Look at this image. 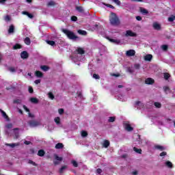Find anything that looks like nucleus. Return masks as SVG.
<instances>
[{
  "mask_svg": "<svg viewBox=\"0 0 175 175\" xmlns=\"http://www.w3.org/2000/svg\"><path fill=\"white\" fill-rule=\"evenodd\" d=\"M29 124L30 126L33 128L35 126H39V125H40V122H39L36 120H31V121L29 122Z\"/></svg>",
  "mask_w": 175,
  "mask_h": 175,
  "instance_id": "nucleus-7",
  "label": "nucleus"
},
{
  "mask_svg": "<svg viewBox=\"0 0 175 175\" xmlns=\"http://www.w3.org/2000/svg\"><path fill=\"white\" fill-rule=\"evenodd\" d=\"M35 76L38 77V79H42L43 77V73L39 70L35 72Z\"/></svg>",
  "mask_w": 175,
  "mask_h": 175,
  "instance_id": "nucleus-12",
  "label": "nucleus"
},
{
  "mask_svg": "<svg viewBox=\"0 0 175 175\" xmlns=\"http://www.w3.org/2000/svg\"><path fill=\"white\" fill-rule=\"evenodd\" d=\"M109 21L111 25H115V27L120 25V19H118V16L113 12L111 13L109 16Z\"/></svg>",
  "mask_w": 175,
  "mask_h": 175,
  "instance_id": "nucleus-1",
  "label": "nucleus"
},
{
  "mask_svg": "<svg viewBox=\"0 0 175 175\" xmlns=\"http://www.w3.org/2000/svg\"><path fill=\"white\" fill-rule=\"evenodd\" d=\"M93 79H95L96 80H98L99 79V75L96 74L93 75Z\"/></svg>",
  "mask_w": 175,
  "mask_h": 175,
  "instance_id": "nucleus-50",
  "label": "nucleus"
},
{
  "mask_svg": "<svg viewBox=\"0 0 175 175\" xmlns=\"http://www.w3.org/2000/svg\"><path fill=\"white\" fill-rule=\"evenodd\" d=\"M28 163H29V165H33V166H38V164H36V163L33 162L32 160H29Z\"/></svg>",
  "mask_w": 175,
  "mask_h": 175,
  "instance_id": "nucleus-37",
  "label": "nucleus"
},
{
  "mask_svg": "<svg viewBox=\"0 0 175 175\" xmlns=\"http://www.w3.org/2000/svg\"><path fill=\"white\" fill-rule=\"evenodd\" d=\"M5 21H10V16L9 15H7L5 17Z\"/></svg>",
  "mask_w": 175,
  "mask_h": 175,
  "instance_id": "nucleus-54",
  "label": "nucleus"
},
{
  "mask_svg": "<svg viewBox=\"0 0 175 175\" xmlns=\"http://www.w3.org/2000/svg\"><path fill=\"white\" fill-rule=\"evenodd\" d=\"M25 144H27V146H28V145L31 144V142H29V141H25Z\"/></svg>",
  "mask_w": 175,
  "mask_h": 175,
  "instance_id": "nucleus-64",
  "label": "nucleus"
},
{
  "mask_svg": "<svg viewBox=\"0 0 175 175\" xmlns=\"http://www.w3.org/2000/svg\"><path fill=\"white\" fill-rule=\"evenodd\" d=\"M113 2H115V3H116V5H121V1H120V0H113Z\"/></svg>",
  "mask_w": 175,
  "mask_h": 175,
  "instance_id": "nucleus-52",
  "label": "nucleus"
},
{
  "mask_svg": "<svg viewBox=\"0 0 175 175\" xmlns=\"http://www.w3.org/2000/svg\"><path fill=\"white\" fill-rule=\"evenodd\" d=\"M66 169V166H63L59 170V173H63L64 171Z\"/></svg>",
  "mask_w": 175,
  "mask_h": 175,
  "instance_id": "nucleus-48",
  "label": "nucleus"
},
{
  "mask_svg": "<svg viewBox=\"0 0 175 175\" xmlns=\"http://www.w3.org/2000/svg\"><path fill=\"white\" fill-rule=\"evenodd\" d=\"M46 43L49 44L50 46H54L55 44V42L53 40H47Z\"/></svg>",
  "mask_w": 175,
  "mask_h": 175,
  "instance_id": "nucleus-34",
  "label": "nucleus"
},
{
  "mask_svg": "<svg viewBox=\"0 0 175 175\" xmlns=\"http://www.w3.org/2000/svg\"><path fill=\"white\" fill-rule=\"evenodd\" d=\"M21 45H20L19 44H16L13 46L14 50H17V49H21Z\"/></svg>",
  "mask_w": 175,
  "mask_h": 175,
  "instance_id": "nucleus-38",
  "label": "nucleus"
},
{
  "mask_svg": "<svg viewBox=\"0 0 175 175\" xmlns=\"http://www.w3.org/2000/svg\"><path fill=\"white\" fill-rule=\"evenodd\" d=\"M135 69H139L140 68V64H135Z\"/></svg>",
  "mask_w": 175,
  "mask_h": 175,
  "instance_id": "nucleus-61",
  "label": "nucleus"
},
{
  "mask_svg": "<svg viewBox=\"0 0 175 175\" xmlns=\"http://www.w3.org/2000/svg\"><path fill=\"white\" fill-rule=\"evenodd\" d=\"M136 54V51L133 49H130L126 52V57H133Z\"/></svg>",
  "mask_w": 175,
  "mask_h": 175,
  "instance_id": "nucleus-8",
  "label": "nucleus"
},
{
  "mask_svg": "<svg viewBox=\"0 0 175 175\" xmlns=\"http://www.w3.org/2000/svg\"><path fill=\"white\" fill-rule=\"evenodd\" d=\"M163 90H164L165 92H166V94H167V92H169V91H170V89L167 86H165L163 88Z\"/></svg>",
  "mask_w": 175,
  "mask_h": 175,
  "instance_id": "nucleus-46",
  "label": "nucleus"
},
{
  "mask_svg": "<svg viewBox=\"0 0 175 175\" xmlns=\"http://www.w3.org/2000/svg\"><path fill=\"white\" fill-rule=\"evenodd\" d=\"M54 158H55V159H56V161H59V162H61V161H62V157H59L57 154H54Z\"/></svg>",
  "mask_w": 175,
  "mask_h": 175,
  "instance_id": "nucleus-35",
  "label": "nucleus"
},
{
  "mask_svg": "<svg viewBox=\"0 0 175 175\" xmlns=\"http://www.w3.org/2000/svg\"><path fill=\"white\" fill-rule=\"evenodd\" d=\"M10 72H16V69L13 67H11L9 68Z\"/></svg>",
  "mask_w": 175,
  "mask_h": 175,
  "instance_id": "nucleus-56",
  "label": "nucleus"
},
{
  "mask_svg": "<svg viewBox=\"0 0 175 175\" xmlns=\"http://www.w3.org/2000/svg\"><path fill=\"white\" fill-rule=\"evenodd\" d=\"M22 14H25V16H27L29 18H33V15H32L31 14H29L28 12L23 11Z\"/></svg>",
  "mask_w": 175,
  "mask_h": 175,
  "instance_id": "nucleus-19",
  "label": "nucleus"
},
{
  "mask_svg": "<svg viewBox=\"0 0 175 175\" xmlns=\"http://www.w3.org/2000/svg\"><path fill=\"white\" fill-rule=\"evenodd\" d=\"M25 44H27V46H29L31 44V39H29V38L27 37L25 40H24Z\"/></svg>",
  "mask_w": 175,
  "mask_h": 175,
  "instance_id": "nucleus-23",
  "label": "nucleus"
},
{
  "mask_svg": "<svg viewBox=\"0 0 175 175\" xmlns=\"http://www.w3.org/2000/svg\"><path fill=\"white\" fill-rule=\"evenodd\" d=\"M146 84H154V79L148 78L145 81Z\"/></svg>",
  "mask_w": 175,
  "mask_h": 175,
  "instance_id": "nucleus-18",
  "label": "nucleus"
},
{
  "mask_svg": "<svg viewBox=\"0 0 175 175\" xmlns=\"http://www.w3.org/2000/svg\"><path fill=\"white\" fill-rule=\"evenodd\" d=\"M12 136L14 139H18L20 137V130L18 129H14L12 130Z\"/></svg>",
  "mask_w": 175,
  "mask_h": 175,
  "instance_id": "nucleus-5",
  "label": "nucleus"
},
{
  "mask_svg": "<svg viewBox=\"0 0 175 175\" xmlns=\"http://www.w3.org/2000/svg\"><path fill=\"white\" fill-rule=\"evenodd\" d=\"M88 135L86 131H82L81 132V136L82 137H86V136Z\"/></svg>",
  "mask_w": 175,
  "mask_h": 175,
  "instance_id": "nucleus-47",
  "label": "nucleus"
},
{
  "mask_svg": "<svg viewBox=\"0 0 175 175\" xmlns=\"http://www.w3.org/2000/svg\"><path fill=\"white\" fill-rule=\"evenodd\" d=\"M78 33H79V35L85 36V35H87V31H85L84 30H78Z\"/></svg>",
  "mask_w": 175,
  "mask_h": 175,
  "instance_id": "nucleus-32",
  "label": "nucleus"
},
{
  "mask_svg": "<svg viewBox=\"0 0 175 175\" xmlns=\"http://www.w3.org/2000/svg\"><path fill=\"white\" fill-rule=\"evenodd\" d=\"M12 124H9L6 126V128H8V129H10L12 128Z\"/></svg>",
  "mask_w": 175,
  "mask_h": 175,
  "instance_id": "nucleus-62",
  "label": "nucleus"
},
{
  "mask_svg": "<svg viewBox=\"0 0 175 175\" xmlns=\"http://www.w3.org/2000/svg\"><path fill=\"white\" fill-rule=\"evenodd\" d=\"M174 20H175L174 16H171L170 17L168 18V21H170V23L174 21Z\"/></svg>",
  "mask_w": 175,
  "mask_h": 175,
  "instance_id": "nucleus-39",
  "label": "nucleus"
},
{
  "mask_svg": "<svg viewBox=\"0 0 175 175\" xmlns=\"http://www.w3.org/2000/svg\"><path fill=\"white\" fill-rule=\"evenodd\" d=\"M63 148H64V144H62V143H58L55 145V148H57V150H59Z\"/></svg>",
  "mask_w": 175,
  "mask_h": 175,
  "instance_id": "nucleus-22",
  "label": "nucleus"
},
{
  "mask_svg": "<svg viewBox=\"0 0 175 175\" xmlns=\"http://www.w3.org/2000/svg\"><path fill=\"white\" fill-rule=\"evenodd\" d=\"M40 81H41L40 79H36V80L34 81V83H35V84H40Z\"/></svg>",
  "mask_w": 175,
  "mask_h": 175,
  "instance_id": "nucleus-57",
  "label": "nucleus"
},
{
  "mask_svg": "<svg viewBox=\"0 0 175 175\" xmlns=\"http://www.w3.org/2000/svg\"><path fill=\"white\" fill-rule=\"evenodd\" d=\"M64 109H58V113H59V114H60V115H62V113H64Z\"/></svg>",
  "mask_w": 175,
  "mask_h": 175,
  "instance_id": "nucleus-53",
  "label": "nucleus"
},
{
  "mask_svg": "<svg viewBox=\"0 0 175 175\" xmlns=\"http://www.w3.org/2000/svg\"><path fill=\"white\" fill-rule=\"evenodd\" d=\"M136 20H137V21H142V18L140 16H136Z\"/></svg>",
  "mask_w": 175,
  "mask_h": 175,
  "instance_id": "nucleus-60",
  "label": "nucleus"
},
{
  "mask_svg": "<svg viewBox=\"0 0 175 175\" xmlns=\"http://www.w3.org/2000/svg\"><path fill=\"white\" fill-rule=\"evenodd\" d=\"M71 163L75 167H77V166H78L77 161L72 160Z\"/></svg>",
  "mask_w": 175,
  "mask_h": 175,
  "instance_id": "nucleus-45",
  "label": "nucleus"
},
{
  "mask_svg": "<svg viewBox=\"0 0 175 175\" xmlns=\"http://www.w3.org/2000/svg\"><path fill=\"white\" fill-rule=\"evenodd\" d=\"M165 165H167V167H170V168L173 167V164L170 161H166L165 162Z\"/></svg>",
  "mask_w": 175,
  "mask_h": 175,
  "instance_id": "nucleus-31",
  "label": "nucleus"
},
{
  "mask_svg": "<svg viewBox=\"0 0 175 175\" xmlns=\"http://www.w3.org/2000/svg\"><path fill=\"white\" fill-rule=\"evenodd\" d=\"M0 112L1 113L3 118H5V120H8V115L6 114V112H4L3 110L0 109Z\"/></svg>",
  "mask_w": 175,
  "mask_h": 175,
  "instance_id": "nucleus-27",
  "label": "nucleus"
},
{
  "mask_svg": "<svg viewBox=\"0 0 175 175\" xmlns=\"http://www.w3.org/2000/svg\"><path fill=\"white\" fill-rule=\"evenodd\" d=\"M115 120H116L115 117H109V118L108 120L109 122H114Z\"/></svg>",
  "mask_w": 175,
  "mask_h": 175,
  "instance_id": "nucleus-43",
  "label": "nucleus"
},
{
  "mask_svg": "<svg viewBox=\"0 0 175 175\" xmlns=\"http://www.w3.org/2000/svg\"><path fill=\"white\" fill-rule=\"evenodd\" d=\"M154 148H156L157 150H159L160 151H163V150H165V148L163 146L159 145L155 146Z\"/></svg>",
  "mask_w": 175,
  "mask_h": 175,
  "instance_id": "nucleus-26",
  "label": "nucleus"
},
{
  "mask_svg": "<svg viewBox=\"0 0 175 175\" xmlns=\"http://www.w3.org/2000/svg\"><path fill=\"white\" fill-rule=\"evenodd\" d=\"M124 129H126V131H127L128 132H131V131H133V127L131 126L129 122H124Z\"/></svg>",
  "mask_w": 175,
  "mask_h": 175,
  "instance_id": "nucleus-6",
  "label": "nucleus"
},
{
  "mask_svg": "<svg viewBox=\"0 0 175 175\" xmlns=\"http://www.w3.org/2000/svg\"><path fill=\"white\" fill-rule=\"evenodd\" d=\"M154 106H155L156 107H157L158 109H159V108H161V107L162 105H161L160 103L156 102V103H154Z\"/></svg>",
  "mask_w": 175,
  "mask_h": 175,
  "instance_id": "nucleus-44",
  "label": "nucleus"
},
{
  "mask_svg": "<svg viewBox=\"0 0 175 175\" xmlns=\"http://www.w3.org/2000/svg\"><path fill=\"white\" fill-rule=\"evenodd\" d=\"M55 5V2L53 1H51L48 3V6H54Z\"/></svg>",
  "mask_w": 175,
  "mask_h": 175,
  "instance_id": "nucleus-41",
  "label": "nucleus"
},
{
  "mask_svg": "<svg viewBox=\"0 0 175 175\" xmlns=\"http://www.w3.org/2000/svg\"><path fill=\"white\" fill-rule=\"evenodd\" d=\"M133 150L135 152H137V154H142V149H138L137 148L134 147Z\"/></svg>",
  "mask_w": 175,
  "mask_h": 175,
  "instance_id": "nucleus-33",
  "label": "nucleus"
},
{
  "mask_svg": "<svg viewBox=\"0 0 175 175\" xmlns=\"http://www.w3.org/2000/svg\"><path fill=\"white\" fill-rule=\"evenodd\" d=\"M77 10L78 11V12H83V7H81V6H79V7H77Z\"/></svg>",
  "mask_w": 175,
  "mask_h": 175,
  "instance_id": "nucleus-49",
  "label": "nucleus"
},
{
  "mask_svg": "<svg viewBox=\"0 0 175 175\" xmlns=\"http://www.w3.org/2000/svg\"><path fill=\"white\" fill-rule=\"evenodd\" d=\"M5 146L8 147H11L12 148H14V147H17L18 146H20L19 142L18 143H14V144H5Z\"/></svg>",
  "mask_w": 175,
  "mask_h": 175,
  "instance_id": "nucleus-11",
  "label": "nucleus"
},
{
  "mask_svg": "<svg viewBox=\"0 0 175 175\" xmlns=\"http://www.w3.org/2000/svg\"><path fill=\"white\" fill-rule=\"evenodd\" d=\"M161 49H162V50H163V51H167L168 46H167V45H162Z\"/></svg>",
  "mask_w": 175,
  "mask_h": 175,
  "instance_id": "nucleus-42",
  "label": "nucleus"
},
{
  "mask_svg": "<svg viewBox=\"0 0 175 175\" xmlns=\"http://www.w3.org/2000/svg\"><path fill=\"white\" fill-rule=\"evenodd\" d=\"M14 32V26H13V25H11L10 26V28L8 29V33H13Z\"/></svg>",
  "mask_w": 175,
  "mask_h": 175,
  "instance_id": "nucleus-21",
  "label": "nucleus"
},
{
  "mask_svg": "<svg viewBox=\"0 0 175 175\" xmlns=\"http://www.w3.org/2000/svg\"><path fill=\"white\" fill-rule=\"evenodd\" d=\"M30 100H31V102L32 103H38V100H37L36 98H31L30 99Z\"/></svg>",
  "mask_w": 175,
  "mask_h": 175,
  "instance_id": "nucleus-40",
  "label": "nucleus"
},
{
  "mask_svg": "<svg viewBox=\"0 0 175 175\" xmlns=\"http://www.w3.org/2000/svg\"><path fill=\"white\" fill-rule=\"evenodd\" d=\"M78 54L74 55L72 56V61L76 62V61H82L83 60V54H84V49L79 48L77 49Z\"/></svg>",
  "mask_w": 175,
  "mask_h": 175,
  "instance_id": "nucleus-2",
  "label": "nucleus"
},
{
  "mask_svg": "<svg viewBox=\"0 0 175 175\" xmlns=\"http://www.w3.org/2000/svg\"><path fill=\"white\" fill-rule=\"evenodd\" d=\"M152 59V55L148 54L144 56L145 61H151Z\"/></svg>",
  "mask_w": 175,
  "mask_h": 175,
  "instance_id": "nucleus-13",
  "label": "nucleus"
},
{
  "mask_svg": "<svg viewBox=\"0 0 175 175\" xmlns=\"http://www.w3.org/2000/svg\"><path fill=\"white\" fill-rule=\"evenodd\" d=\"M166 152H162L161 154H160V157H165L166 155Z\"/></svg>",
  "mask_w": 175,
  "mask_h": 175,
  "instance_id": "nucleus-59",
  "label": "nucleus"
},
{
  "mask_svg": "<svg viewBox=\"0 0 175 175\" xmlns=\"http://www.w3.org/2000/svg\"><path fill=\"white\" fill-rule=\"evenodd\" d=\"M5 2H6V0H0V3H1V5L5 4Z\"/></svg>",
  "mask_w": 175,
  "mask_h": 175,
  "instance_id": "nucleus-63",
  "label": "nucleus"
},
{
  "mask_svg": "<svg viewBox=\"0 0 175 175\" xmlns=\"http://www.w3.org/2000/svg\"><path fill=\"white\" fill-rule=\"evenodd\" d=\"M62 32H64V33L66 35L68 38L70 39L71 40H76V39H77V36H76V35H75V33L71 31L64 29H62Z\"/></svg>",
  "mask_w": 175,
  "mask_h": 175,
  "instance_id": "nucleus-3",
  "label": "nucleus"
},
{
  "mask_svg": "<svg viewBox=\"0 0 175 175\" xmlns=\"http://www.w3.org/2000/svg\"><path fill=\"white\" fill-rule=\"evenodd\" d=\"M23 109H24V110H25V111H27V113H29L28 114H29V117H30V118H33V117H35V116H34L33 114L29 113V109H28V108L27 107V106L23 105Z\"/></svg>",
  "mask_w": 175,
  "mask_h": 175,
  "instance_id": "nucleus-10",
  "label": "nucleus"
},
{
  "mask_svg": "<svg viewBox=\"0 0 175 175\" xmlns=\"http://www.w3.org/2000/svg\"><path fill=\"white\" fill-rule=\"evenodd\" d=\"M103 147H105V148H107V147L110 146V142H109L108 140H105L103 142Z\"/></svg>",
  "mask_w": 175,
  "mask_h": 175,
  "instance_id": "nucleus-20",
  "label": "nucleus"
},
{
  "mask_svg": "<svg viewBox=\"0 0 175 175\" xmlns=\"http://www.w3.org/2000/svg\"><path fill=\"white\" fill-rule=\"evenodd\" d=\"M153 28H154L157 31H159V29H161V25H159V23L155 22L153 23Z\"/></svg>",
  "mask_w": 175,
  "mask_h": 175,
  "instance_id": "nucleus-14",
  "label": "nucleus"
},
{
  "mask_svg": "<svg viewBox=\"0 0 175 175\" xmlns=\"http://www.w3.org/2000/svg\"><path fill=\"white\" fill-rule=\"evenodd\" d=\"M48 96H49V99H51V100H54L55 96H54V94H53V92H49L48 93Z\"/></svg>",
  "mask_w": 175,
  "mask_h": 175,
  "instance_id": "nucleus-29",
  "label": "nucleus"
},
{
  "mask_svg": "<svg viewBox=\"0 0 175 175\" xmlns=\"http://www.w3.org/2000/svg\"><path fill=\"white\" fill-rule=\"evenodd\" d=\"M13 103L15 105H21V103H23V100L21 98H15L13 101Z\"/></svg>",
  "mask_w": 175,
  "mask_h": 175,
  "instance_id": "nucleus-15",
  "label": "nucleus"
},
{
  "mask_svg": "<svg viewBox=\"0 0 175 175\" xmlns=\"http://www.w3.org/2000/svg\"><path fill=\"white\" fill-rule=\"evenodd\" d=\"M135 106L137 107V109H142V107H143L144 105L142 102L137 101L135 103Z\"/></svg>",
  "mask_w": 175,
  "mask_h": 175,
  "instance_id": "nucleus-17",
  "label": "nucleus"
},
{
  "mask_svg": "<svg viewBox=\"0 0 175 175\" xmlns=\"http://www.w3.org/2000/svg\"><path fill=\"white\" fill-rule=\"evenodd\" d=\"M71 21H77V17L75 16H71Z\"/></svg>",
  "mask_w": 175,
  "mask_h": 175,
  "instance_id": "nucleus-51",
  "label": "nucleus"
},
{
  "mask_svg": "<svg viewBox=\"0 0 175 175\" xmlns=\"http://www.w3.org/2000/svg\"><path fill=\"white\" fill-rule=\"evenodd\" d=\"M96 173L98 174H100V173H102V170L100 168H98L96 170Z\"/></svg>",
  "mask_w": 175,
  "mask_h": 175,
  "instance_id": "nucleus-55",
  "label": "nucleus"
},
{
  "mask_svg": "<svg viewBox=\"0 0 175 175\" xmlns=\"http://www.w3.org/2000/svg\"><path fill=\"white\" fill-rule=\"evenodd\" d=\"M140 12L142 13V14H148V11L145 8H141Z\"/></svg>",
  "mask_w": 175,
  "mask_h": 175,
  "instance_id": "nucleus-24",
  "label": "nucleus"
},
{
  "mask_svg": "<svg viewBox=\"0 0 175 175\" xmlns=\"http://www.w3.org/2000/svg\"><path fill=\"white\" fill-rule=\"evenodd\" d=\"M163 75H164V79L165 80H167L169 79V77H170V74H169L167 72H165Z\"/></svg>",
  "mask_w": 175,
  "mask_h": 175,
  "instance_id": "nucleus-36",
  "label": "nucleus"
},
{
  "mask_svg": "<svg viewBox=\"0 0 175 175\" xmlns=\"http://www.w3.org/2000/svg\"><path fill=\"white\" fill-rule=\"evenodd\" d=\"M38 157H44V150H40L38 152Z\"/></svg>",
  "mask_w": 175,
  "mask_h": 175,
  "instance_id": "nucleus-28",
  "label": "nucleus"
},
{
  "mask_svg": "<svg viewBox=\"0 0 175 175\" xmlns=\"http://www.w3.org/2000/svg\"><path fill=\"white\" fill-rule=\"evenodd\" d=\"M126 38H136L137 33L133 32L132 30H126L125 33Z\"/></svg>",
  "mask_w": 175,
  "mask_h": 175,
  "instance_id": "nucleus-4",
  "label": "nucleus"
},
{
  "mask_svg": "<svg viewBox=\"0 0 175 175\" xmlns=\"http://www.w3.org/2000/svg\"><path fill=\"white\" fill-rule=\"evenodd\" d=\"M21 57L23 59H27V58H28L29 55H28V52L27 51H23L21 53Z\"/></svg>",
  "mask_w": 175,
  "mask_h": 175,
  "instance_id": "nucleus-9",
  "label": "nucleus"
},
{
  "mask_svg": "<svg viewBox=\"0 0 175 175\" xmlns=\"http://www.w3.org/2000/svg\"><path fill=\"white\" fill-rule=\"evenodd\" d=\"M29 92H30V94H32V92H33V89L32 88V87L29 88Z\"/></svg>",
  "mask_w": 175,
  "mask_h": 175,
  "instance_id": "nucleus-58",
  "label": "nucleus"
},
{
  "mask_svg": "<svg viewBox=\"0 0 175 175\" xmlns=\"http://www.w3.org/2000/svg\"><path fill=\"white\" fill-rule=\"evenodd\" d=\"M109 41H111L112 43H114L115 44H120L121 43V40L119 39H109Z\"/></svg>",
  "mask_w": 175,
  "mask_h": 175,
  "instance_id": "nucleus-16",
  "label": "nucleus"
},
{
  "mask_svg": "<svg viewBox=\"0 0 175 175\" xmlns=\"http://www.w3.org/2000/svg\"><path fill=\"white\" fill-rule=\"evenodd\" d=\"M40 69H42V70H44V72H47V70H49V68L47 66H41Z\"/></svg>",
  "mask_w": 175,
  "mask_h": 175,
  "instance_id": "nucleus-30",
  "label": "nucleus"
},
{
  "mask_svg": "<svg viewBox=\"0 0 175 175\" xmlns=\"http://www.w3.org/2000/svg\"><path fill=\"white\" fill-rule=\"evenodd\" d=\"M54 121L57 125H59V124H61V118H59V117L55 118Z\"/></svg>",
  "mask_w": 175,
  "mask_h": 175,
  "instance_id": "nucleus-25",
  "label": "nucleus"
}]
</instances>
